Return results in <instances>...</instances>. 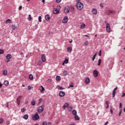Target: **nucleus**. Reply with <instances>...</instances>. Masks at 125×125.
<instances>
[{"instance_id": "obj_3", "label": "nucleus", "mask_w": 125, "mask_h": 125, "mask_svg": "<svg viewBox=\"0 0 125 125\" xmlns=\"http://www.w3.org/2000/svg\"><path fill=\"white\" fill-rule=\"evenodd\" d=\"M40 119V116L38 113H36L35 115L32 116V119L34 121H38Z\"/></svg>"}, {"instance_id": "obj_30", "label": "nucleus", "mask_w": 125, "mask_h": 125, "mask_svg": "<svg viewBox=\"0 0 125 125\" xmlns=\"http://www.w3.org/2000/svg\"><path fill=\"white\" fill-rule=\"evenodd\" d=\"M31 105L32 106H35L36 105V102L35 101H34V100H32L31 101Z\"/></svg>"}, {"instance_id": "obj_45", "label": "nucleus", "mask_w": 125, "mask_h": 125, "mask_svg": "<svg viewBox=\"0 0 125 125\" xmlns=\"http://www.w3.org/2000/svg\"><path fill=\"white\" fill-rule=\"evenodd\" d=\"M42 99H40L39 100V104H41V103H42Z\"/></svg>"}, {"instance_id": "obj_6", "label": "nucleus", "mask_w": 125, "mask_h": 125, "mask_svg": "<svg viewBox=\"0 0 125 125\" xmlns=\"http://www.w3.org/2000/svg\"><path fill=\"white\" fill-rule=\"evenodd\" d=\"M37 111L39 113H42V112H43V107H42V106H39L38 108Z\"/></svg>"}, {"instance_id": "obj_22", "label": "nucleus", "mask_w": 125, "mask_h": 125, "mask_svg": "<svg viewBox=\"0 0 125 125\" xmlns=\"http://www.w3.org/2000/svg\"><path fill=\"white\" fill-rule=\"evenodd\" d=\"M72 110H73V106L67 107V110L68 112H72Z\"/></svg>"}, {"instance_id": "obj_21", "label": "nucleus", "mask_w": 125, "mask_h": 125, "mask_svg": "<svg viewBox=\"0 0 125 125\" xmlns=\"http://www.w3.org/2000/svg\"><path fill=\"white\" fill-rule=\"evenodd\" d=\"M56 80L57 81V82H60V81H61V77L60 76H56Z\"/></svg>"}, {"instance_id": "obj_5", "label": "nucleus", "mask_w": 125, "mask_h": 125, "mask_svg": "<svg viewBox=\"0 0 125 125\" xmlns=\"http://www.w3.org/2000/svg\"><path fill=\"white\" fill-rule=\"evenodd\" d=\"M66 51L68 53H72V51H73V47L69 46L66 48Z\"/></svg>"}, {"instance_id": "obj_37", "label": "nucleus", "mask_w": 125, "mask_h": 125, "mask_svg": "<svg viewBox=\"0 0 125 125\" xmlns=\"http://www.w3.org/2000/svg\"><path fill=\"white\" fill-rule=\"evenodd\" d=\"M3 53H4V51L3 50V49H0V54H3Z\"/></svg>"}, {"instance_id": "obj_10", "label": "nucleus", "mask_w": 125, "mask_h": 125, "mask_svg": "<svg viewBox=\"0 0 125 125\" xmlns=\"http://www.w3.org/2000/svg\"><path fill=\"white\" fill-rule=\"evenodd\" d=\"M70 12V7L69 6H66L64 8V13H69Z\"/></svg>"}, {"instance_id": "obj_29", "label": "nucleus", "mask_w": 125, "mask_h": 125, "mask_svg": "<svg viewBox=\"0 0 125 125\" xmlns=\"http://www.w3.org/2000/svg\"><path fill=\"white\" fill-rule=\"evenodd\" d=\"M57 88L58 89H60V90H62V89H64V88H63V87L58 85L57 86Z\"/></svg>"}, {"instance_id": "obj_34", "label": "nucleus", "mask_w": 125, "mask_h": 125, "mask_svg": "<svg viewBox=\"0 0 125 125\" xmlns=\"http://www.w3.org/2000/svg\"><path fill=\"white\" fill-rule=\"evenodd\" d=\"M4 84L5 85H8V84H9V83L8 82V81H6L4 82Z\"/></svg>"}, {"instance_id": "obj_7", "label": "nucleus", "mask_w": 125, "mask_h": 125, "mask_svg": "<svg viewBox=\"0 0 125 125\" xmlns=\"http://www.w3.org/2000/svg\"><path fill=\"white\" fill-rule=\"evenodd\" d=\"M91 12L94 15H96L97 14V9L93 8L92 9Z\"/></svg>"}, {"instance_id": "obj_53", "label": "nucleus", "mask_w": 125, "mask_h": 125, "mask_svg": "<svg viewBox=\"0 0 125 125\" xmlns=\"http://www.w3.org/2000/svg\"><path fill=\"white\" fill-rule=\"evenodd\" d=\"M101 52H102V51H101V50H100L99 51V56H101Z\"/></svg>"}, {"instance_id": "obj_40", "label": "nucleus", "mask_w": 125, "mask_h": 125, "mask_svg": "<svg viewBox=\"0 0 125 125\" xmlns=\"http://www.w3.org/2000/svg\"><path fill=\"white\" fill-rule=\"evenodd\" d=\"M96 55H97V53H96L92 58L93 61H94V60L95 59V57H96Z\"/></svg>"}, {"instance_id": "obj_38", "label": "nucleus", "mask_w": 125, "mask_h": 125, "mask_svg": "<svg viewBox=\"0 0 125 125\" xmlns=\"http://www.w3.org/2000/svg\"><path fill=\"white\" fill-rule=\"evenodd\" d=\"M27 19L28 21H31V20H32V17H31V15H29Z\"/></svg>"}, {"instance_id": "obj_26", "label": "nucleus", "mask_w": 125, "mask_h": 125, "mask_svg": "<svg viewBox=\"0 0 125 125\" xmlns=\"http://www.w3.org/2000/svg\"><path fill=\"white\" fill-rule=\"evenodd\" d=\"M11 23V20L8 19L6 21V24H10Z\"/></svg>"}, {"instance_id": "obj_25", "label": "nucleus", "mask_w": 125, "mask_h": 125, "mask_svg": "<svg viewBox=\"0 0 125 125\" xmlns=\"http://www.w3.org/2000/svg\"><path fill=\"white\" fill-rule=\"evenodd\" d=\"M74 118L76 121H79L80 120V117H79V116L77 114L75 115Z\"/></svg>"}, {"instance_id": "obj_18", "label": "nucleus", "mask_w": 125, "mask_h": 125, "mask_svg": "<svg viewBox=\"0 0 125 125\" xmlns=\"http://www.w3.org/2000/svg\"><path fill=\"white\" fill-rule=\"evenodd\" d=\"M69 106V104H68V103H65L62 106V109H66V108H67V107H68V106Z\"/></svg>"}, {"instance_id": "obj_48", "label": "nucleus", "mask_w": 125, "mask_h": 125, "mask_svg": "<svg viewBox=\"0 0 125 125\" xmlns=\"http://www.w3.org/2000/svg\"><path fill=\"white\" fill-rule=\"evenodd\" d=\"M122 109H121L119 113V116H121V115H122Z\"/></svg>"}, {"instance_id": "obj_23", "label": "nucleus", "mask_w": 125, "mask_h": 125, "mask_svg": "<svg viewBox=\"0 0 125 125\" xmlns=\"http://www.w3.org/2000/svg\"><path fill=\"white\" fill-rule=\"evenodd\" d=\"M42 87V90H41L40 92L41 93H43V92H44V90H45V89H44V87H43V86L42 85L41 86Z\"/></svg>"}, {"instance_id": "obj_58", "label": "nucleus", "mask_w": 125, "mask_h": 125, "mask_svg": "<svg viewBox=\"0 0 125 125\" xmlns=\"http://www.w3.org/2000/svg\"><path fill=\"white\" fill-rule=\"evenodd\" d=\"M19 9V10H21L22 9V6H20Z\"/></svg>"}, {"instance_id": "obj_61", "label": "nucleus", "mask_w": 125, "mask_h": 125, "mask_svg": "<svg viewBox=\"0 0 125 125\" xmlns=\"http://www.w3.org/2000/svg\"><path fill=\"white\" fill-rule=\"evenodd\" d=\"M105 104H106V105H109V102L106 101V103H105Z\"/></svg>"}, {"instance_id": "obj_4", "label": "nucleus", "mask_w": 125, "mask_h": 125, "mask_svg": "<svg viewBox=\"0 0 125 125\" xmlns=\"http://www.w3.org/2000/svg\"><path fill=\"white\" fill-rule=\"evenodd\" d=\"M106 30L107 33H110V32H111V27L110 26V24H109V23H106Z\"/></svg>"}, {"instance_id": "obj_9", "label": "nucleus", "mask_w": 125, "mask_h": 125, "mask_svg": "<svg viewBox=\"0 0 125 125\" xmlns=\"http://www.w3.org/2000/svg\"><path fill=\"white\" fill-rule=\"evenodd\" d=\"M98 74H99V72H98L97 70H94L93 76L95 78L98 77Z\"/></svg>"}, {"instance_id": "obj_62", "label": "nucleus", "mask_w": 125, "mask_h": 125, "mask_svg": "<svg viewBox=\"0 0 125 125\" xmlns=\"http://www.w3.org/2000/svg\"><path fill=\"white\" fill-rule=\"evenodd\" d=\"M48 125H52V124H51V122H48Z\"/></svg>"}, {"instance_id": "obj_51", "label": "nucleus", "mask_w": 125, "mask_h": 125, "mask_svg": "<svg viewBox=\"0 0 125 125\" xmlns=\"http://www.w3.org/2000/svg\"><path fill=\"white\" fill-rule=\"evenodd\" d=\"M6 124V125H9L10 124V122H9V121H7Z\"/></svg>"}, {"instance_id": "obj_63", "label": "nucleus", "mask_w": 125, "mask_h": 125, "mask_svg": "<svg viewBox=\"0 0 125 125\" xmlns=\"http://www.w3.org/2000/svg\"><path fill=\"white\" fill-rule=\"evenodd\" d=\"M108 122H106L104 125H107L108 124Z\"/></svg>"}, {"instance_id": "obj_52", "label": "nucleus", "mask_w": 125, "mask_h": 125, "mask_svg": "<svg viewBox=\"0 0 125 125\" xmlns=\"http://www.w3.org/2000/svg\"><path fill=\"white\" fill-rule=\"evenodd\" d=\"M21 112H25V108H21Z\"/></svg>"}, {"instance_id": "obj_54", "label": "nucleus", "mask_w": 125, "mask_h": 125, "mask_svg": "<svg viewBox=\"0 0 125 125\" xmlns=\"http://www.w3.org/2000/svg\"><path fill=\"white\" fill-rule=\"evenodd\" d=\"M110 112L111 115H113V109H112V108L110 109Z\"/></svg>"}, {"instance_id": "obj_56", "label": "nucleus", "mask_w": 125, "mask_h": 125, "mask_svg": "<svg viewBox=\"0 0 125 125\" xmlns=\"http://www.w3.org/2000/svg\"><path fill=\"white\" fill-rule=\"evenodd\" d=\"M100 6H101V7H102V8H103V7H104V6H103V4L100 3Z\"/></svg>"}, {"instance_id": "obj_36", "label": "nucleus", "mask_w": 125, "mask_h": 125, "mask_svg": "<svg viewBox=\"0 0 125 125\" xmlns=\"http://www.w3.org/2000/svg\"><path fill=\"white\" fill-rule=\"evenodd\" d=\"M38 65L39 66H42V61H40L39 62H38Z\"/></svg>"}, {"instance_id": "obj_43", "label": "nucleus", "mask_w": 125, "mask_h": 125, "mask_svg": "<svg viewBox=\"0 0 125 125\" xmlns=\"http://www.w3.org/2000/svg\"><path fill=\"white\" fill-rule=\"evenodd\" d=\"M42 125H47V122L46 121H44L42 123Z\"/></svg>"}, {"instance_id": "obj_8", "label": "nucleus", "mask_w": 125, "mask_h": 125, "mask_svg": "<svg viewBox=\"0 0 125 125\" xmlns=\"http://www.w3.org/2000/svg\"><path fill=\"white\" fill-rule=\"evenodd\" d=\"M68 22V17L65 16L64 17L63 19L62 20V23L65 24Z\"/></svg>"}, {"instance_id": "obj_15", "label": "nucleus", "mask_w": 125, "mask_h": 125, "mask_svg": "<svg viewBox=\"0 0 125 125\" xmlns=\"http://www.w3.org/2000/svg\"><path fill=\"white\" fill-rule=\"evenodd\" d=\"M59 96H60V97H63V96H65V92L63 91L60 92Z\"/></svg>"}, {"instance_id": "obj_49", "label": "nucleus", "mask_w": 125, "mask_h": 125, "mask_svg": "<svg viewBox=\"0 0 125 125\" xmlns=\"http://www.w3.org/2000/svg\"><path fill=\"white\" fill-rule=\"evenodd\" d=\"M17 100V104L18 105H20V102H21L20 100Z\"/></svg>"}, {"instance_id": "obj_42", "label": "nucleus", "mask_w": 125, "mask_h": 125, "mask_svg": "<svg viewBox=\"0 0 125 125\" xmlns=\"http://www.w3.org/2000/svg\"><path fill=\"white\" fill-rule=\"evenodd\" d=\"M101 59H99L98 62V66H100V64H101Z\"/></svg>"}, {"instance_id": "obj_17", "label": "nucleus", "mask_w": 125, "mask_h": 125, "mask_svg": "<svg viewBox=\"0 0 125 125\" xmlns=\"http://www.w3.org/2000/svg\"><path fill=\"white\" fill-rule=\"evenodd\" d=\"M45 19L46 21H48V20H50V16L47 15L45 17Z\"/></svg>"}, {"instance_id": "obj_60", "label": "nucleus", "mask_w": 125, "mask_h": 125, "mask_svg": "<svg viewBox=\"0 0 125 125\" xmlns=\"http://www.w3.org/2000/svg\"><path fill=\"white\" fill-rule=\"evenodd\" d=\"M5 62H6V63H8V62H9V59H7V60L5 61Z\"/></svg>"}, {"instance_id": "obj_19", "label": "nucleus", "mask_w": 125, "mask_h": 125, "mask_svg": "<svg viewBox=\"0 0 125 125\" xmlns=\"http://www.w3.org/2000/svg\"><path fill=\"white\" fill-rule=\"evenodd\" d=\"M62 74L64 77H66V76L68 75V71H67V70H63L62 71Z\"/></svg>"}, {"instance_id": "obj_57", "label": "nucleus", "mask_w": 125, "mask_h": 125, "mask_svg": "<svg viewBox=\"0 0 125 125\" xmlns=\"http://www.w3.org/2000/svg\"><path fill=\"white\" fill-rule=\"evenodd\" d=\"M28 103H29V101H25L24 102V104H28Z\"/></svg>"}, {"instance_id": "obj_1", "label": "nucleus", "mask_w": 125, "mask_h": 125, "mask_svg": "<svg viewBox=\"0 0 125 125\" xmlns=\"http://www.w3.org/2000/svg\"><path fill=\"white\" fill-rule=\"evenodd\" d=\"M81 0H75L77 3V7L79 10H82L83 8V3L81 2Z\"/></svg>"}, {"instance_id": "obj_47", "label": "nucleus", "mask_w": 125, "mask_h": 125, "mask_svg": "<svg viewBox=\"0 0 125 125\" xmlns=\"http://www.w3.org/2000/svg\"><path fill=\"white\" fill-rule=\"evenodd\" d=\"M123 107V104H122V103H120L119 104V108L120 109H121V108H122Z\"/></svg>"}, {"instance_id": "obj_2", "label": "nucleus", "mask_w": 125, "mask_h": 125, "mask_svg": "<svg viewBox=\"0 0 125 125\" xmlns=\"http://www.w3.org/2000/svg\"><path fill=\"white\" fill-rule=\"evenodd\" d=\"M61 9V6L60 5H58L56 8H55L53 10L54 14H58Z\"/></svg>"}, {"instance_id": "obj_11", "label": "nucleus", "mask_w": 125, "mask_h": 125, "mask_svg": "<svg viewBox=\"0 0 125 125\" xmlns=\"http://www.w3.org/2000/svg\"><path fill=\"white\" fill-rule=\"evenodd\" d=\"M41 59L42 62H45L46 61V57L44 54L42 55Z\"/></svg>"}, {"instance_id": "obj_16", "label": "nucleus", "mask_w": 125, "mask_h": 125, "mask_svg": "<svg viewBox=\"0 0 125 125\" xmlns=\"http://www.w3.org/2000/svg\"><path fill=\"white\" fill-rule=\"evenodd\" d=\"M89 83H90V79H89V78H87L85 80V83L88 84Z\"/></svg>"}, {"instance_id": "obj_50", "label": "nucleus", "mask_w": 125, "mask_h": 125, "mask_svg": "<svg viewBox=\"0 0 125 125\" xmlns=\"http://www.w3.org/2000/svg\"><path fill=\"white\" fill-rule=\"evenodd\" d=\"M70 87H74V85L73 84H70L69 86L68 87V88H70Z\"/></svg>"}, {"instance_id": "obj_64", "label": "nucleus", "mask_w": 125, "mask_h": 125, "mask_svg": "<svg viewBox=\"0 0 125 125\" xmlns=\"http://www.w3.org/2000/svg\"><path fill=\"white\" fill-rule=\"evenodd\" d=\"M117 89H118V87H116L115 88H114L113 90L116 91V90H117Z\"/></svg>"}, {"instance_id": "obj_44", "label": "nucleus", "mask_w": 125, "mask_h": 125, "mask_svg": "<svg viewBox=\"0 0 125 125\" xmlns=\"http://www.w3.org/2000/svg\"><path fill=\"white\" fill-rule=\"evenodd\" d=\"M38 20H39V22H42V17L41 16H39L38 17Z\"/></svg>"}, {"instance_id": "obj_55", "label": "nucleus", "mask_w": 125, "mask_h": 125, "mask_svg": "<svg viewBox=\"0 0 125 125\" xmlns=\"http://www.w3.org/2000/svg\"><path fill=\"white\" fill-rule=\"evenodd\" d=\"M61 0H56V2H58V3H59V2H61Z\"/></svg>"}, {"instance_id": "obj_39", "label": "nucleus", "mask_w": 125, "mask_h": 125, "mask_svg": "<svg viewBox=\"0 0 125 125\" xmlns=\"http://www.w3.org/2000/svg\"><path fill=\"white\" fill-rule=\"evenodd\" d=\"M27 89L28 90H31V89H33V87L30 86V85H28L27 86Z\"/></svg>"}, {"instance_id": "obj_59", "label": "nucleus", "mask_w": 125, "mask_h": 125, "mask_svg": "<svg viewBox=\"0 0 125 125\" xmlns=\"http://www.w3.org/2000/svg\"><path fill=\"white\" fill-rule=\"evenodd\" d=\"M125 93H123L122 97H125Z\"/></svg>"}, {"instance_id": "obj_32", "label": "nucleus", "mask_w": 125, "mask_h": 125, "mask_svg": "<svg viewBox=\"0 0 125 125\" xmlns=\"http://www.w3.org/2000/svg\"><path fill=\"white\" fill-rule=\"evenodd\" d=\"M115 96H116V91H114L113 90V92H112V97H113V98H114V97H115Z\"/></svg>"}, {"instance_id": "obj_33", "label": "nucleus", "mask_w": 125, "mask_h": 125, "mask_svg": "<svg viewBox=\"0 0 125 125\" xmlns=\"http://www.w3.org/2000/svg\"><path fill=\"white\" fill-rule=\"evenodd\" d=\"M3 76H7V71L4 70L3 72Z\"/></svg>"}, {"instance_id": "obj_41", "label": "nucleus", "mask_w": 125, "mask_h": 125, "mask_svg": "<svg viewBox=\"0 0 125 125\" xmlns=\"http://www.w3.org/2000/svg\"><path fill=\"white\" fill-rule=\"evenodd\" d=\"M84 45H88V41H86L84 42Z\"/></svg>"}, {"instance_id": "obj_13", "label": "nucleus", "mask_w": 125, "mask_h": 125, "mask_svg": "<svg viewBox=\"0 0 125 125\" xmlns=\"http://www.w3.org/2000/svg\"><path fill=\"white\" fill-rule=\"evenodd\" d=\"M69 63V60L67 58L65 59L64 61L62 63V66H65V64H68Z\"/></svg>"}, {"instance_id": "obj_27", "label": "nucleus", "mask_w": 125, "mask_h": 125, "mask_svg": "<svg viewBox=\"0 0 125 125\" xmlns=\"http://www.w3.org/2000/svg\"><path fill=\"white\" fill-rule=\"evenodd\" d=\"M29 80L33 81V80H34V77L33 76V75H32V74L29 75Z\"/></svg>"}, {"instance_id": "obj_14", "label": "nucleus", "mask_w": 125, "mask_h": 125, "mask_svg": "<svg viewBox=\"0 0 125 125\" xmlns=\"http://www.w3.org/2000/svg\"><path fill=\"white\" fill-rule=\"evenodd\" d=\"M111 13H116V12L115 11H113V10H107L106 11V14H107V15H109L110 14H111Z\"/></svg>"}, {"instance_id": "obj_12", "label": "nucleus", "mask_w": 125, "mask_h": 125, "mask_svg": "<svg viewBox=\"0 0 125 125\" xmlns=\"http://www.w3.org/2000/svg\"><path fill=\"white\" fill-rule=\"evenodd\" d=\"M80 28L82 30H83V29H85L86 28V24L84 23H83L80 25Z\"/></svg>"}, {"instance_id": "obj_28", "label": "nucleus", "mask_w": 125, "mask_h": 125, "mask_svg": "<svg viewBox=\"0 0 125 125\" xmlns=\"http://www.w3.org/2000/svg\"><path fill=\"white\" fill-rule=\"evenodd\" d=\"M12 28L13 30H16V29H17V26L14 24H13L12 25Z\"/></svg>"}, {"instance_id": "obj_24", "label": "nucleus", "mask_w": 125, "mask_h": 125, "mask_svg": "<svg viewBox=\"0 0 125 125\" xmlns=\"http://www.w3.org/2000/svg\"><path fill=\"white\" fill-rule=\"evenodd\" d=\"M28 118H29V115H28V114H25L23 115V119L24 120H28Z\"/></svg>"}, {"instance_id": "obj_35", "label": "nucleus", "mask_w": 125, "mask_h": 125, "mask_svg": "<svg viewBox=\"0 0 125 125\" xmlns=\"http://www.w3.org/2000/svg\"><path fill=\"white\" fill-rule=\"evenodd\" d=\"M4 120L2 118H0V125L3 124Z\"/></svg>"}, {"instance_id": "obj_46", "label": "nucleus", "mask_w": 125, "mask_h": 125, "mask_svg": "<svg viewBox=\"0 0 125 125\" xmlns=\"http://www.w3.org/2000/svg\"><path fill=\"white\" fill-rule=\"evenodd\" d=\"M21 98H22V96H19L17 99V100H20L21 99Z\"/></svg>"}, {"instance_id": "obj_31", "label": "nucleus", "mask_w": 125, "mask_h": 125, "mask_svg": "<svg viewBox=\"0 0 125 125\" xmlns=\"http://www.w3.org/2000/svg\"><path fill=\"white\" fill-rule=\"evenodd\" d=\"M77 110H73V111H72V114H73V115H74V116H75L76 115H77Z\"/></svg>"}, {"instance_id": "obj_20", "label": "nucleus", "mask_w": 125, "mask_h": 125, "mask_svg": "<svg viewBox=\"0 0 125 125\" xmlns=\"http://www.w3.org/2000/svg\"><path fill=\"white\" fill-rule=\"evenodd\" d=\"M11 57H12V56H11V55L8 54L6 56V59H11Z\"/></svg>"}]
</instances>
